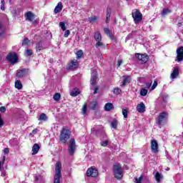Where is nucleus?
<instances>
[{"instance_id": "obj_1", "label": "nucleus", "mask_w": 183, "mask_h": 183, "mask_svg": "<svg viewBox=\"0 0 183 183\" xmlns=\"http://www.w3.org/2000/svg\"><path fill=\"white\" fill-rule=\"evenodd\" d=\"M69 138H71V132H69V129H67L65 127H64L60 132V135H59L60 142L62 144H66Z\"/></svg>"}, {"instance_id": "obj_2", "label": "nucleus", "mask_w": 183, "mask_h": 183, "mask_svg": "<svg viewBox=\"0 0 183 183\" xmlns=\"http://www.w3.org/2000/svg\"><path fill=\"white\" fill-rule=\"evenodd\" d=\"M61 171H62V164H61V162H57L56 163L54 183H61V177H62Z\"/></svg>"}, {"instance_id": "obj_3", "label": "nucleus", "mask_w": 183, "mask_h": 183, "mask_svg": "<svg viewBox=\"0 0 183 183\" xmlns=\"http://www.w3.org/2000/svg\"><path fill=\"white\" fill-rule=\"evenodd\" d=\"M113 172H114V177L117 178V179H122V177H124L122 167H121V164H117L114 165Z\"/></svg>"}, {"instance_id": "obj_4", "label": "nucleus", "mask_w": 183, "mask_h": 183, "mask_svg": "<svg viewBox=\"0 0 183 183\" xmlns=\"http://www.w3.org/2000/svg\"><path fill=\"white\" fill-rule=\"evenodd\" d=\"M132 18L134 19V24H139L142 21V14L139 12V10L134 9L132 13Z\"/></svg>"}, {"instance_id": "obj_5", "label": "nucleus", "mask_w": 183, "mask_h": 183, "mask_svg": "<svg viewBox=\"0 0 183 183\" xmlns=\"http://www.w3.org/2000/svg\"><path fill=\"white\" fill-rule=\"evenodd\" d=\"M75 151H76V144L75 143V139L71 138L69 140L68 152L69 155H74V154H75Z\"/></svg>"}, {"instance_id": "obj_6", "label": "nucleus", "mask_w": 183, "mask_h": 183, "mask_svg": "<svg viewBox=\"0 0 183 183\" xmlns=\"http://www.w3.org/2000/svg\"><path fill=\"white\" fill-rule=\"evenodd\" d=\"M94 39L97 41L96 43V48H99L100 46H102L104 45V43H102V36L101 35V33L99 31H96L94 34Z\"/></svg>"}, {"instance_id": "obj_7", "label": "nucleus", "mask_w": 183, "mask_h": 183, "mask_svg": "<svg viewBox=\"0 0 183 183\" xmlns=\"http://www.w3.org/2000/svg\"><path fill=\"white\" fill-rule=\"evenodd\" d=\"M6 59L11 64H16L18 62V54L16 53H10L7 55Z\"/></svg>"}, {"instance_id": "obj_8", "label": "nucleus", "mask_w": 183, "mask_h": 183, "mask_svg": "<svg viewBox=\"0 0 183 183\" xmlns=\"http://www.w3.org/2000/svg\"><path fill=\"white\" fill-rule=\"evenodd\" d=\"M136 58H137L140 64L148 62V55L147 54H136Z\"/></svg>"}, {"instance_id": "obj_9", "label": "nucleus", "mask_w": 183, "mask_h": 183, "mask_svg": "<svg viewBox=\"0 0 183 183\" xmlns=\"http://www.w3.org/2000/svg\"><path fill=\"white\" fill-rule=\"evenodd\" d=\"M167 117H168V114L167 113H165V112L160 113L159 115V118L157 120V125H159V126L162 125L164 120L167 119Z\"/></svg>"}, {"instance_id": "obj_10", "label": "nucleus", "mask_w": 183, "mask_h": 183, "mask_svg": "<svg viewBox=\"0 0 183 183\" xmlns=\"http://www.w3.org/2000/svg\"><path fill=\"white\" fill-rule=\"evenodd\" d=\"M86 175L87 177H98V170L95 168H89L86 171Z\"/></svg>"}, {"instance_id": "obj_11", "label": "nucleus", "mask_w": 183, "mask_h": 183, "mask_svg": "<svg viewBox=\"0 0 183 183\" xmlns=\"http://www.w3.org/2000/svg\"><path fill=\"white\" fill-rule=\"evenodd\" d=\"M26 75H28V69H26L17 70L16 74L17 78H24V76H26Z\"/></svg>"}, {"instance_id": "obj_12", "label": "nucleus", "mask_w": 183, "mask_h": 183, "mask_svg": "<svg viewBox=\"0 0 183 183\" xmlns=\"http://www.w3.org/2000/svg\"><path fill=\"white\" fill-rule=\"evenodd\" d=\"M24 18H26V21L32 22L35 19V14L31 11H27L24 14Z\"/></svg>"}, {"instance_id": "obj_13", "label": "nucleus", "mask_w": 183, "mask_h": 183, "mask_svg": "<svg viewBox=\"0 0 183 183\" xmlns=\"http://www.w3.org/2000/svg\"><path fill=\"white\" fill-rule=\"evenodd\" d=\"M177 59L176 61H177V62H181V61L183 60V46H181L179 48L177 49Z\"/></svg>"}, {"instance_id": "obj_14", "label": "nucleus", "mask_w": 183, "mask_h": 183, "mask_svg": "<svg viewBox=\"0 0 183 183\" xmlns=\"http://www.w3.org/2000/svg\"><path fill=\"white\" fill-rule=\"evenodd\" d=\"M167 98H168V94H164V97L158 98L157 101L161 107H164L167 105Z\"/></svg>"}, {"instance_id": "obj_15", "label": "nucleus", "mask_w": 183, "mask_h": 183, "mask_svg": "<svg viewBox=\"0 0 183 183\" xmlns=\"http://www.w3.org/2000/svg\"><path fill=\"white\" fill-rule=\"evenodd\" d=\"M151 149L152 152H154V154H157V152H158V142H157V140L155 139L152 140Z\"/></svg>"}, {"instance_id": "obj_16", "label": "nucleus", "mask_w": 183, "mask_h": 183, "mask_svg": "<svg viewBox=\"0 0 183 183\" xmlns=\"http://www.w3.org/2000/svg\"><path fill=\"white\" fill-rule=\"evenodd\" d=\"M98 79V73H97V71L93 70L92 73V77H91V84L95 85L97 84V79Z\"/></svg>"}, {"instance_id": "obj_17", "label": "nucleus", "mask_w": 183, "mask_h": 183, "mask_svg": "<svg viewBox=\"0 0 183 183\" xmlns=\"http://www.w3.org/2000/svg\"><path fill=\"white\" fill-rule=\"evenodd\" d=\"M179 75V69L178 67H174V69L170 75L171 79H175Z\"/></svg>"}, {"instance_id": "obj_18", "label": "nucleus", "mask_w": 183, "mask_h": 183, "mask_svg": "<svg viewBox=\"0 0 183 183\" xmlns=\"http://www.w3.org/2000/svg\"><path fill=\"white\" fill-rule=\"evenodd\" d=\"M123 78H124L123 82H122V84L121 85V86H122V87L128 85V84H129V82H131V76H124Z\"/></svg>"}, {"instance_id": "obj_19", "label": "nucleus", "mask_w": 183, "mask_h": 183, "mask_svg": "<svg viewBox=\"0 0 183 183\" xmlns=\"http://www.w3.org/2000/svg\"><path fill=\"white\" fill-rule=\"evenodd\" d=\"M79 66V63L78 62V60H73L71 61V64L69 65L70 69H76Z\"/></svg>"}, {"instance_id": "obj_20", "label": "nucleus", "mask_w": 183, "mask_h": 183, "mask_svg": "<svg viewBox=\"0 0 183 183\" xmlns=\"http://www.w3.org/2000/svg\"><path fill=\"white\" fill-rule=\"evenodd\" d=\"M41 149V147H39V144H34L32 147V153L31 155H36L38 152H39V149Z\"/></svg>"}, {"instance_id": "obj_21", "label": "nucleus", "mask_w": 183, "mask_h": 183, "mask_svg": "<svg viewBox=\"0 0 183 183\" xmlns=\"http://www.w3.org/2000/svg\"><path fill=\"white\" fill-rule=\"evenodd\" d=\"M137 110L141 114L145 112V104H144V102H141L137 106Z\"/></svg>"}, {"instance_id": "obj_22", "label": "nucleus", "mask_w": 183, "mask_h": 183, "mask_svg": "<svg viewBox=\"0 0 183 183\" xmlns=\"http://www.w3.org/2000/svg\"><path fill=\"white\" fill-rule=\"evenodd\" d=\"M154 178L157 183H160L162 179H164V175L159 172H156V174H154Z\"/></svg>"}, {"instance_id": "obj_23", "label": "nucleus", "mask_w": 183, "mask_h": 183, "mask_svg": "<svg viewBox=\"0 0 183 183\" xmlns=\"http://www.w3.org/2000/svg\"><path fill=\"white\" fill-rule=\"evenodd\" d=\"M111 14H112L111 8L108 7L107 9L106 24H109V21H111Z\"/></svg>"}, {"instance_id": "obj_24", "label": "nucleus", "mask_w": 183, "mask_h": 183, "mask_svg": "<svg viewBox=\"0 0 183 183\" xmlns=\"http://www.w3.org/2000/svg\"><path fill=\"white\" fill-rule=\"evenodd\" d=\"M44 49H45V48L44 47V42L39 41L36 46V52H40V51H42Z\"/></svg>"}, {"instance_id": "obj_25", "label": "nucleus", "mask_w": 183, "mask_h": 183, "mask_svg": "<svg viewBox=\"0 0 183 183\" xmlns=\"http://www.w3.org/2000/svg\"><path fill=\"white\" fill-rule=\"evenodd\" d=\"M62 2H59L57 6L54 9V14H59L62 11Z\"/></svg>"}, {"instance_id": "obj_26", "label": "nucleus", "mask_w": 183, "mask_h": 183, "mask_svg": "<svg viewBox=\"0 0 183 183\" xmlns=\"http://www.w3.org/2000/svg\"><path fill=\"white\" fill-rule=\"evenodd\" d=\"M104 34H106V35L109 36L110 39H114V34H112V33H111V31L109 30V29L104 28Z\"/></svg>"}, {"instance_id": "obj_27", "label": "nucleus", "mask_w": 183, "mask_h": 183, "mask_svg": "<svg viewBox=\"0 0 183 183\" xmlns=\"http://www.w3.org/2000/svg\"><path fill=\"white\" fill-rule=\"evenodd\" d=\"M114 108V104L112 103H107L104 106L105 111L109 112Z\"/></svg>"}, {"instance_id": "obj_28", "label": "nucleus", "mask_w": 183, "mask_h": 183, "mask_svg": "<svg viewBox=\"0 0 183 183\" xmlns=\"http://www.w3.org/2000/svg\"><path fill=\"white\" fill-rule=\"evenodd\" d=\"M98 21V16H92L91 17H89V21L90 24H95V22Z\"/></svg>"}, {"instance_id": "obj_29", "label": "nucleus", "mask_w": 183, "mask_h": 183, "mask_svg": "<svg viewBox=\"0 0 183 183\" xmlns=\"http://www.w3.org/2000/svg\"><path fill=\"white\" fill-rule=\"evenodd\" d=\"M112 128H114V129H117V127H118V121L117 119H114L111 123Z\"/></svg>"}, {"instance_id": "obj_30", "label": "nucleus", "mask_w": 183, "mask_h": 183, "mask_svg": "<svg viewBox=\"0 0 183 183\" xmlns=\"http://www.w3.org/2000/svg\"><path fill=\"white\" fill-rule=\"evenodd\" d=\"M15 88H16V89H22V83L21 81L17 80L15 81Z\"/></svg>"}, {"instance_id": "obj_31", "label": "nucleus", "mask_w": 183, "mask_h": 183, "mask_svg": "<svg viewBox=\"0 0 183 183\" xmlns=\"http://www.w3.org/2000/svg\"><path fill=\"white\" fill-rule=\"evenodd\" d=\"M121 92H122V90H121L119 87H115L114 89H113V94H114L115 95H119Z\"/></svg>"}, {"instance_id": "obj_32", "label": "nucleus", "mask_w": 183, "mask_h": 183, "mask_svg": "<svg viewBox=\"0 0 183 183\" xmlns=\"http://www.w3.org/2000/svg\"><path fill=\"white\" fill-rule=\"evenodd\" d=\"M70 95L71 97H78V95H79V90L74 89Z\"/></svg>"}, {"instance_id": "obj_33", "label": "nucleus", "mask_w": 183, "mask_h": 183, "mask_svg": "<svg viewBox=\"0 0 183 183\" xmlns=\"http://www.w3.org/2000/svg\"><path fill=\"white\" fill-rule=\"evenodd\" d=\"M98 107V102H93L90 104L89 108L90 109H92L93 111L95 110V109Z\"/></svg>"}, {"instance_id": "obj_34", "label": "nucleus", "mask_w": 183, "mask_h": 183, "mask_svg": "<svg viewBox=\"0 0 183 183\" xmlns=\"http://www.w3.org/2000/svg\"><path fill=\"white\" fill-rule=\"evenodd\" d=\"M48 119V117H46V114L44 113L41 114L39 117V121H46Z\"/></svg>"}, {"instance_id": "obj_35", "label": "nucleus", "mask_w": 183, "mask_h": 183, "mask_svg": "<svg viewBox=\"0 0 183 183\" xmlns=\"http://www.w3.org/2000/svg\"><path fill=\"white\" fill-rule=\"evenodd\" d=\"M167 14H171V10H169V9H164L162 11V15L163 16H165V15H167Z\"/></svg>"}, {"instance_id": "obj_36", "label": "nucleus", "mask_w": 183, "mask_h": 183, "mask_svg": "<svg viewBox=\"0 0 183 183\" xmlns=\"http://www.w3.org/2000/svg\"><path fill=\"white\" fill-rule=\"evenodd\" d=\"M29 44H31V40L29 39L28 38H25L24 40H23V42L21 44V45H29Z\"/></svg>"}, {"instance_id": "obj_37", "label": "nucleus", "mask_w": 183, "mask_h": 183, "mask_svg": "<svg viewBox=\"0 0 183 183\" xmlns=\"http://www.w3.org/2000/svg\"><path fill=\"white\" fill-rule=\"evenodd\" d=\"M148 94V90L147 89H142L140 91V94L142 97H146V95Z\"/></svg>"}, {"instance_id": "obj_38", "label": "nucleus", "mask_w": 183, "mask_h": 183, "mask_svg": "<svg viewBox=\"0 0 183 183\" xmlns=\"http://www.w3.org/2000/svg\"><path fill=\"white\" fill-rule=\"evenodd\" d=\"M53 99L54 101H59V99H61V94L59 93H56L54 95Z\"/></svg>"}, {"instance_id": "obj_39", "label": "nucleus", "mask_w": 183, "mask_h": 183, "mask_svg": "<svg viewBox=\"0 0 183 183\" xmlns=\"http://www.w3.org/2000/svg\"><path fill=\"white\" fill-rule=\"evenodd\" d=\"M33 54L34 52L32 51V49H27L25 51L26 56H31Z\"/></svg>"}, {"instance_id": "obj_40", "label": "nucleus", "mask_w": 183, "mask_h": 183, "mask_svg": "<svg viewBox=\"0 0 183 183\" xmlns=\"http://www.w3.org/2000/svg\"><path fill=\"white\" fill-rule=\"evenodd\" d=\"M122 114L124 116V118H128V109H122Z\"/></svg>"}, {"instance_id": "obj_41", "label": "nucleus", "mask_w": 183, "mask_h": 183, "mask_svg": "<svg viewBox=\"0 0 183 183\" xmlns=\"http://www.w3.org/2000/svg\"><path fill=\"white\" fill-rule=\"evenodd\" d=\"M76 56L78 59L81 58L82 55H84V52L82 51V50H79L76 54Z\"/></svg>"}, {"instance_id": "obj_42", "label": "nucleus", "mask_w": 183, "mask_h": 183, "mask_svg": "<svg viewBox=\"0 0 183 183\" xmlns=\"http://www.w3.org/2000/svg\"><path fill=\"white\" fill-rule=\"evenodd\" d=\"M59 26H60V28H61L62 31H66V27L65 26V23H64L63 21H61L59 23Z\"/></svg>"}, {"instance_id": "obj_43", "label": "nucleus", "mask_w": 183, "mask_h": 183, "mask_svg": "<svg viewBox=\"0 0 183 183\" xmlns=\"http://www.w3.org/2000/svg\"><path fill=\"white\" fill-rule=\"evenodd\" d=\"M109 142V140H105V141L101 142L100 144H101L102 147H108Z\"/></svg>"}, {"instance_id": "obj_44", "label": "nucleus", "mask_w": 183, "mask_h": 183, "mask_svg": "<svg viewBox=\"0 0 183 183\" xmlns=\"http://www.w3.org/2000/svg\"><path fill=\"white\" fill-rule=\"evenodd\" d=\"M88 110V107L86 106V104H84L83 108H82V114L83 115H85V114H86V111Z\"/></svg>"}, {"instance_id": "obj_45", "label": "nucleus", "mask_w": 183, "mask_h": 183, "mask_svg": "<svg viewBox=\"0 0 183 183\" xmlns=\"http://www.w3.org/2000/svg\"><path fill=\"white\" fill-rule=\"evenodd\" d=\"M1 11H5V1L1 0Z\"/></svg>"}, {"instance_id": "obj_46", "label": "nucleus", "mask_w": 183, "mask_h": 183, "mask_svg": "<svg viewBox=\"0 0 183 183\" xmlns=\"http://www.w3.org/2000/svg\"><path fill=\"white\" fill-rule=\"evenodd\" d=\"M142 178H143L142 176H140V177H139V179H138V178H136V179H135L136 183H142Z\"/></svg>"}, {"instance_id": "obj_47", "label": "nucleus", "mask_w": 183, "mask_h": 183, "mask_svg": "<svg viewBox=\"0 0 183 183\" xmlns=\"http://www.w3.org/2000/svg\"><path fill=\"white\" fill-rule=\"evenodd\" d=\"M158 86V82L157 81H154L153 85L152 86V89L154 90Z\"/></svg>"}, {"instance_id": "obj_48", "label": "nucleus", "mask_w": 183, "mask_h": 183, "mask_svg": "<svg viewBox=\"0 0 183 183\" xmlns=\"http://www.w3.org/2000/svg\"><path fill=\"white\" fill-rule=\"evenodd\" d=\"M4 125V120H2V116H1L0 114V128H2Z\"/></svg>"}, {"instance_id": "obj_49", "label": "nucleus", "mask_w": 183, "mask_h": 183, "mask_svg": "<svg viewBox=\"0 0 183 183\" xmlns=\"http://www.w3.org/2000/svg\"><path fill=\"white\" fill-rule=\"evenodd\" d=\"M70 34H71V31H69V30H66L64 33V38H68Z\"/></svg>"}, {"instance_id": "obj_50", "label": "nucleus", "mask_w": 183, "mask_h": 183, "mask_svg": "<svg viewBox=\"0 0 183 183\" xmlns=\"http://www.w3.org/2000/svg\"><path fill=\"white\" fill-rule=\"evenodd\" d=\"M2 34H4V28L2 26V23H0V36L1 35H2Z\"/></svg>"}, {"instance_id": "obj_51", "label": "nucleus", "mask_w": 183, "mask_h": 183, "mask_svg": "<svg viewBox=\"0 0 183 183\" xmlns=\"http://www.w3.org/2000/svg\"><path fill=\"white\" fill-rule=\"evenodd\" d=\"M6 111V108L5 107H0V112H5Z\"/></svg>"}, {"instance_id": "obj_52", "label": "nucleus", "mask_w": 183, "mask_h": 183, "mask_svg": "<svg viewBox=\"0 0 183 183\" xmlns=\"http://www.w3.org/2000/svg\"><path fill=\"white\" fill-rule=\"evenodd\" d=\"M151 85H152V82H148L146 84V88H151Z\"/></svg>"}, {"instance_id": "obj_53", "label": "nucleus", "mask_w": 183, "mask_h": 183, "mask_svg": "<svg viewBox=\"0 0 183 183\" xmlns=\"http://www.w3.org/2000/svg\"><path fill=\"white\" fill-rule=\"evenodd\" d=\"M99 90V87L97 86L94 88V94H98V91Z\"/></svg>"}, {"instance_id": "obj_54", "label": "nucleus", "mask_w": 183, "mask_h": 183, "mask_svg": "<svg viewBox=\"0 0 183 183\" xmlns=\"http://www.w3.org/2000/svg\"><path fill=\"white\" fill-rule=\"evenodd\" d=\"M4 154H9V149L5 148V149H4Z\"/></svg>"}, {"instance_id": "obj_55", "label": "nucleus", "mask_w": 183, "mask_h": 183, "mask_svg": "<svg viewBox=\"0 0 183 183\" xmlns=\"http://www.w3.org/2000/svg\"><path fill=\"white\" fill-rule=\"evenodd\" d=\"M131 38H133L132 34H129L127 36V39H131Z\"/></svg>"}, {"instance_id": "obj_56", "label": "nucleus", "mask_w": 183, "mask_h": 183, "mask_svg": "<svg viewBox=\"0 0 183 183\" xmlns=\"http://www.w3.org/2000/svg\"><path fill=\"white\" fill-rule=\"evenodd\" d=\"M121 64H122V60L120 59L118 61L117 66H121Z\"/></svg>"}, {"instance_id": "obj_57", "label": "nucleus", "mask_w": 183, "mask_h": 183, "mask_svg": "<svg viewBox=\"0 0 183 183\" xmlns=\"http://www.w3.org/2000/svg\"><path fill=\"white\" fill-rule=\"evenodd\" d=\"M37 132H38V129H34L32 131V134H36Z\"/></svg>"}, {"instance_id": "obj_58", "label": "nucleus", "mask_w": 183, "mask_h": 183, "mask_svg": "<svg viewBox=\"0 0 183 183\" xmlns=\"http://www.w3.org/2000/svg\"><path fill=\"white\" fill-rule=\"evenodd\" d=\"M34 181H39V176H35L34 177Z\"/></svg>"}, {"instance_id": "obj_59", "label": "nucleus", "mask_w": 183, "mask_h": 183, "mask_svg": "<svg viewBox=\"0 0 183 183\" xmlns=\"http://www.w3.org/2000/svg\"><path fill=\"white\" fill-rule=\"evenodd\" d=\"M5 159H6V157H5V156H3V159H2V162H3V164L5 162Z\"/></svg>"}, {"instance_id": "obj_60", "label": "nucleus", "mask_w": 183, "mask_h": 183, "mask_svg": "<svg viewBox=\"0 0 183 183\" xmlns=\"http://www.w3.org/2000/svg\"><path fill=\"white\" fill-rule=\"evenodd\" d=\"M177 26H182V23H178Z\"/></svg>"}, {"instance_id": "obj_61", "label": "nucleus", "mask_w": 183, "mask_h": 183, "mask_svg": "<svg viewBox=\"0 0 183 183\" xmlns=\"http://www.w3.org/2000/svg\"><path fill=\"white\" fill-rule=\"evenodd\" d=\"M2 61V56L0 55V64Z\"/></svg>"}, {"instance_id": "obj_62", "label": "nucleus", "mask_w": 183, "mask_h": 183, "mask_svg": "<svg viewBox=\"0 0 183 183\" xmlns=\"http://www.w3.org/2000/svg\"><path fill=\"white\" fill-rule=\"evenodd\" d=\"M166 171H169V168L167 167V168L166 169Z\"/></svg>"}, {"instance_id": "obj_63", "label": "nucleus", "mask_w": 183, "mask_h": 183, "mask_svg": "<svg viewBox=\"0 0 183 183\" xmlns=\"http://www.w3.org/2000/svg\"><path fill=\"white\" fill-rule=\"evenodd\" d=\"M0 169H1V162H0Z\"/></svg>"}]
</instances>
